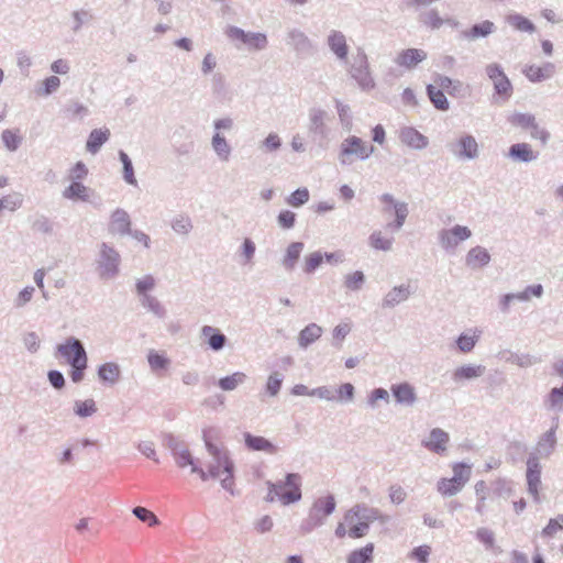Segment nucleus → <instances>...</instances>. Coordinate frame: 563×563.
Returning <instances> with one entry per match:
<instances>
[{
    "instance_id": "nucleus-1",
    "label": "nucleus",
    "mask_w": 563,
    "mask_h": 563,
    "mask_svg": "<svg viewBox=\"0 0 563 563\" xmlns=\"http://www.w3.org/2000/svg\"><path fill=\"white\" fill-rule=\"evenodd\" d=\"M336 508V501L332 494L318 497L308 510V515L302 519L299 526V533L305 536L311 533L317 528L323 526L327 518L331 516Z\"/></svg>"
},
{
    "instance_id": "nucleus-2",
    "label": "nucleus",
    "mask_w": 563,
    "mask_h": 563,
    "mask_svg": "<svg viewBox=\"0 0 563 563\" xmlns=\"http://www.w3.org/2000/svg\"><path fill=\"white\" fill-rule=\"evenodd\" d=\"M374 152L375 147L373 144L356 135H350L341 142L338 159L341 165L350 166L356 159L366 161Z\"/></svg>"
},
{
    "instance_id": "nucleus-3",
    "label": "nucleus",
    "mask_w": 563,
    "mask_h": 563,
    "mask_svg": "<svg viewBox=\"0 0 563 563\" xmlns=\"http://www.w3.org/2000/svg\"><path fill=\"white\" fill-rule=\"evenodd\" d=\"M344 64L347 74L355 80L360 89L369 91L375 88L376 84L371 73L368 57L362 47H358L352 59Z\"/></svg>"
},
{
    "instance_id": "nucleus-4",
    "label": "nucleus",
    "mask_w": 563,
    "mask_h": 563,
    "mask_svg": "<svg viewBox=\"0 0 563 563\" xmlns=\"http://www.w3.org/2000/svg\"><path fill=\"white\" fill-rule=\"evenodd\" d=\"M271 490H276V495L283 505H290L301 499V476L298 473H288L284 482L279 481L266 483Z\"/></svg>"
},
{
    "instance_id": "nucleus-5",
    "label": "nucleus",
    "mask_w": 563,
    "mask_h": 563,
    "mask_svg": "<svg viewBox=\"0 0 563 563\" xmlns=\"http://www.w3.org/2000/svg\"><path fill=\"white\" fill-rule=\"evenodd\" d=\"M121 256L110 244L102 242L99 246L97 268L101 279H113L120 272Z\"/></svg>"
},
{
    "instance_id": "nucleus-6",
    "label": "nucleus",
    "mask_w": 563,
    "mask_h": 563,
    "mask_svg": "<svg viewBox=\"0 0 563 563\" xmlns=\"http://www.w3.org/2000/svg\"><path fill=\"white\" fill-rule=\"evenodd\" d=\"M485 70L494 85V98L500 102H507L512 96L514 87L503 67L497 63H492L486 66Z\"/></svg>"
},
{
    "instance_id": "nucleus-7",
    "label": "nucleus",
    "mask_w": 563,
    "mask_h": 563,
    "mask_svg": "<svg viewBox=\"0 0 563 563\" xmlns=\"http://www.w3.org/2000/svg\"><path fill=\"white\" fill-rule=\"evenodd\" d=\"M162 441L163 445L170 451L174 461L179 468H185L196 463L188 444L180 438L173 433H164Z\"/></svg>"
},
{
    "instance_id": "nucleus-8",
    "label": "nucleus",
    "mask_w": 563,
    "mask_h": 563,
    "mask_svg": "<svg viewBox=\"0 0 563 563\" xmlns=\"http://www.w3.org/2000/svg\"><path fill=\"white\" fill-rule=\"evenodd\" d=\"M330 120L329 113L317 107H312L308 112V132L314 141L320 143L328 139L330 128L328 121Z\"/></svg>"
},
{
    "instance_id": "nucleus-9",
    "label": "nucleus",
    "mask_w": 563,
    "mask_h": 563,
    "mask_svg": "<svg viewBox=\"0 0 563 563\" xmlns=\"http://www.w3.org/2000/svg\"><path fill=\"white\" fill-rule=\"evenodd\" d=\"M559 416L552 417L550 429L538 438L534 451L530 454H537L536 456H538V460L548 459L553 454L558 444L556 431L559 429Z\"/></svg>"
},
{
    "instance_id": "nucleus-10",
    "label": "nucleus",
    "mask_w": 563,
    "mask_h": 563,
    "mask_svg": "<svg viewBox=\"0 0 563 563\" xmlns=\"http://www.w3.org/2000/svg\"><path fill=\"white\" fill-rule=\"evenodd\" d=\"M471 236L472 231L467 227L456 224L451 229H442L438 234V240L444 251L453 253L461 242Z\"/></svg>"
},
{
    "instance_id": "nucleus-11",
    "label": "nucleus",
    "mask_w": 563,
    "mask_h": 563,
    "mask_svg": "<svg viewBox=\"0 0 563 563\" xmlns=\"http://www.w3.org/2000/svg\"><path fill=\"white\" fill-rule=\"evenodd\" d=\"M450 152L461 161H472L478 157L479 147L472 134H463L461 137L448 144Z\"/></svg>"
},
{
    "instance_id": "nucleus-12",
    "label": "nucleus",
    "mask_w": 563,
    "mask_h": 563,
    "mask_svg": "<svg viewBox=\"0 0 563 563\" xmlns=\"http://www.w3.org/2000/svg\"><path fill=\"white\" fill-rule=\"evenodd\" d=\"M57 353L64 357L70 366L88 362L87 352L82 342L74 336L66 339L57 345Z\"/></svg>"
},
{
    "instance_id": "nucleus-13",
    "label": "nucleus",
    "mask_w": 563,
    "mask_h": 563,
    "mask_svg": "<svg viewBox=\"0 0 563 563\" xmlns=\"http://www.w3.org/2000/svg\"><path fill=\"white\" fill-rule=\"evenodd\" d=\"M344 519L347 523H352L354 519L366 522L368 526L375 520H379L382 523H386L389 520L387 515L382 514L377 508L369 507L366 504H356L344 515Z\"/></svg>"
},
{
    "instance_id": "nucleus-14",
    "label": "nucleus",
    "mask_w": 563,
    "mask_h": 563,
    "mask_svg": "<svg viewBox=\"0 0 563 563\" xmlns=\"http://www.w3.org/2000/svg\"><path fill=\"white\" fill-rule=\"evenodd\" d=\"M537 454H529L527 459V471L526 478L528 485V492L534 497L536 500L539 498V487L541 485V463L538 460Z\"/></svg>"
},
{
    "instance_id": "nucleus-15",
    "label": "nucleus",
    "mask_w": 563,
    "mask_h": 563,
    "mask_svg": "<svg viewBox=\"0 0 563 563\" xmlns=\"http://www.w3.org/2000/svg\"><path fill=\"white\" fill-rule=\"evenodd\" d=\"M449 442L450 435L446 431L441 428H433L428 439L421 441V445L432 453L443 455L448 450Z\"/></svg>"
},
{
    "instance_id": "nucleus-16",
    "label": "nucleus",
    "mask_w": 563,
    "mask_h": 563,
    "mask_svg": "<svg viewBox=\"0 0 563 563\" xmlns=\"http://www.w3.org/2000/svg\"><path fill=\"white\" fill-rule=\"evenodd\" d=\"M327 46L339 62H347L349 45L342 31L331 30L327 36Z\"/></svg>"
},
{
    "instance_id": "nucleus-17",
    "label": "nucleus",
    "mask_w": 563,
    "mask_h": 563,
    "mask_svg": "<svg viewBox=\"0 0 563 563\" xmlns=\"http://www.w3.org/2000/svg\"><path fill=\"white\" fill-rule=\"evenodd\" d=\"M131 218L128 211L117 208L110 216L108 231L112 235L124 236L131 232Z\"/></svg>"
},
{
    "instance_id": "nucleus-18",
    "label": "nucleus",
    "mask_w": 563,
    "mask_h": 563,
    "mask_svg": "<svg viewBox=\"0 0 563 563\" xmlns=\"http://www.w3.org/2000/svg\"><path fill=\"white\" fill-rule=\"evenodd\" d=\"M427 52L421 48H406L400 51L394 62L407 70H412L420 63L427 59Z\"/></svg>"
},
{
    "instance_id": "nucleus-19",
    "label": "nucleus",
    "mask_w": 563,
    "mask_h": 563,
    "mask_svg": "<svg viewBox=\"0 0 563 563\" xmlns=\"http://www.w3.org/2000/svg\"><path fill=\"white\" fill-rule=\"evenodd\" d=\"M390 391L400 406L412 407L418 400L416 388L407 382L391 385Z\"/></svg>"
},
{
    "instance_id": "nucleus-20",
    "label": "nucleus",
    "mask_w": 563,
    "mask_h": 563,
    "mask_svg": "<svg viewBox=\"0 0 563 563\" xmlns=\"http://www.w3.org/2000/svg\"><path fill=\"white\" fill-rule=\"evenodd\" d=\"M399 140L402 144L413 150H423L429 145V139L412 126H404L399 130Z\"/></svg>"
},
{
    "instance_id": "nucleus-21",
    "label": "nucleus",
    "mask_w": 563,
    "mask_h": 563,
    "mask_svg": "<svg viewBox=\"0 0 563 563\" xmlns=\"http://www.w3.org/2000/svg\"><path fill=\"white\" fill-rule=\"evenodd\" d=\"M508 157L516 163H531L538 159L539 152L533 151L529 143H515L508 150Z\"/></svg>"
},
{
    "instance_id": "nucleus-22",
    "label": "nucleus",
    "mask_w": 563,
    "mask_h": 563,
    "mask_svg": "<svg viewBox=\"0 0 563 563\" xmlns=\"http://www.w3.org/2000/svg\"><path fill=\"white\" fill-rule=\"evenodd\" d=\"M287 44L290 45L297 54H309L313 49L311 40L298 29H291L287 33Z\"/></svg>"
},
{
    "instance_id": "nucleus-23",
    "label": "nucleus",
    "mask_w": 563,
    "mask_h": 563,
    "mask_svg": "<svg viewBox=\"0 0 563 563\" xmlns=\"http://www.w3.org/2000/svg\"><path fill=\"white\" fill-rule=\"evenodd\" d=\"M523 74L531 82H541L553 77L555 65L550 62L542 66L529 65L525 67Z\"/></svg>"
},
{
    "instance_id": "nucleus-24",
    "label": "nucleus",
    "mask_w": 563,
    "mask_h": 563,
    "mask_svg": "<svg viewBox=\"0 0 563 563\" xmlns=\"http://www.w3.org/2000/svg\"><path fill=\"white\" fill-rule=\"evenodd\" d=\"M205 434V446L207 452L213 457V461L222 463V470L224 473H230L231 468H234V463L229 455V451L224 446H218L213 442H209Z\"/></svg>"
},
{
    "instance_id": "nucleus-25",
    "label": "nucleus",
    "mask_w": 563,
    "mask_h": 563,
    "mask_svg": "<svg viewBox=\"0 0 563 563\" xmlns=\"http://www.w3.org/2000/svg\"><path fill=\"white\" fill-rule=\"evenodd\" d=\"M411 289L409 285H399L391 288L383 298L382 307L383 308H395L399 303L406 301L410 295Z\"/></svg>"
},
{
    "instance_id": "nucleus-26",
    "label": "nucleus",
    "mask_w": 563,
    "mask_h": 563,
    "mask_svg": "<svg viewBox=\"0 0 563 563\" xmlns=\"http://www.w3.org/2000/svg\"><path fill=\"white\" fill-rule=\"evenodd\" d=\"M245 446L251 451H263L268 454L277 453V446L264 437L253 435L250 432L244 433Z\"/></svg>"
},
{
    "instance_id": "nucleus-27",
    "label": "nucleus",
    "mask_w": 563,
    "mask_h": 563,
    "mask_svg": "<svg viewBox=\"0 0 563 563\" xmlns=\"http://www.w3.org/2000/svg\"><path fill=\"white\" fill-rule=\"evenodd\" d=\"M201 335L207 339V343L212 351L222 350L228 342V338L219 329L211 325H203Z\"/></svg>"
},
{
    "instance_id": "nucleus-28",
    "label": "nucleus",
    "mask_w": 563,
    "mask_h": 563,
    "mask_svg": "<svg viewBox=\"0 0 563 563\" xmlns=\"http://www.w3.org/2000/svg\"><path fill=\"white\" fill-rule=\"evenodd\" d=\"M495 29L496 26L492 21L485 20L482 23L474 24L470 29L462 31L461 36L465 40L474 41L481 37H487Z\"/></svg>"
},
{
    "instance_id": "nucleus-29",
    "label": "nucleus",
    "mask_w": 563,
    "mask_h": 563,
    "mask_svg": "<svg viewBox=\"0 0 563 563\" xmlns=\"http://www.w3.org/2000/svg\"><path fill=\"white\" fill-rule=\"evenodd\" d=\"M490 262V254L483 246L472 247L465 258V263L471 268H481L488 265Z\"/></svg>"
},
{
    "instance_id": "nucleus-30",
    "label": "nucleus",
    "mask_w": 563,
    "mask_h": 563,
    "mask_svg": "<svg viewBox=\"0 0 563 563\" xmlns=\"http://www.w3.org/2000/svg\"><path fill=\"white\" fill-rule=\"evenodd\" d=\"M120 375L121 369L119 364L115 362H107L98 367L99 379L109 386L115 385L120 379Z\"/></svg>"
},
{
    "instance_id": "nucleus-31",
    "label": "nucleus",
    "mask_w": 563,
    "mask_h": 563,
    "mask_svg": "<svg viewBox=\"0 0 563 563\" xmlns=\"http://www.w3.org/2000/svg\"><path fill=\"white\" fill-rule=\"evenodd\" d=\"M305 244L302 242H291L285 252L282 264L287 272H292L296 264L303 251Z\"/></svg>"
},
{
    "instance_id": "nucleus-32",
    "label": "nucleus",
    "mask_w": 563,
    "mask_h": 563,
    "mask_svg": "<svg viewBox=\"0 0 563 563\" xmlns=\"http://www.w3.org/2000/svg\"><path fill=\"white\" fill-rule=\"evenodd\" d=\"M547 410L556 415L563 412V384L560 387H553L543 399Z\"/></svg>"
},
{
    "instance_id": "nucleus-33",
    "label": "nucleus",
    "mask_w": 563,
    "mask_h": 563,
    "mask_svg": "<svg viewBox=\"0 0 563 563\" xmlns=\"http://www.w3.org/2000/svg\"><path fill=\"white\" fill-rule=\"evenodd\" d=\"M322 334V328L317 323H309L306 325L298 335V344L302 349H307L310 344L316 342Z\"/></svg>"
},
{
    "instance_id": "nucleus-34",
    "label": "nucleus",
    "mask_w": 563,
    "mask_h": 563,
    "mask_svg": "<svg viewBox=\"0 0 563 563\" xmlns=\"http://www.w3.org/2000/svg\"><path fill=\"white\" fill-rule=\"evenodd\" d=\"M110 131L108 129H95L90 132L86 148L89 153L96 154L101 146L109 140Z\"/></svg>"
},
{
    "instance_id": "nucleus-35",
    "label": "nucleus",
    "mask_w": 563,
    "mask_h": 563,
    "mask_svg": "<svg viewBox=\"0 0 563 563\" xmlns=\"http://www.w3.org/2000/svg\"><path fill=\"white\" fill-rule=\"evenodd\" d=\"M485 373V366L483 365H463L461 367H457L453 372V380L454 382H461V380H470L474 379L476 377H481Z\"/></svg>"
},
{
    "instance_id": "nucleus-36",
    "label": "nucleus",
    "mask_w": 563,
    "mask_h": 563,
    "mask_svg": "<svg viewBox=\"0 0 563 563\" xmlns=\"http://www.w3.org/2000/svg\"><path fill=\"white\" fill-rule=\"evenodd\" d=\"M426 90L429 100L437 110L448 111L450 109V102L448 98L441 89L435 87V85L429 84Z\"/></svg>"
},
{
    "instance_id": "nucleus-37",
    "label": "nucleus",
    "mask_w": 563,
    "mask_h": 563,
    "mask_svg": "<svg viewBox=\"0 0 563 563\" xmlns=\"http://www.w3.org/2000/svg\"><path fill=\"white\" fill-rule=\"evenodd\" d=\"M140 300L142 307L152 312L155 317L159 319L166 318L167 310L156 297L152 295H144V297H142Z\"/></svg>"
},
{
    "instance_id": "nucleus-38",
    "label": "nucleus",
    "mask_w": 563,
    "mask_h": 563,
    "mask_svg": "<svg viewBox=\"0 0 563 563\" xmlns=\"http://www.w3.org/2000/svg\"><path fill=\"white\" fill-rule=\"evenodd\" d=\"M147 362L151 371L154 373L166 371L170 365V360L164 353H158L155 350L148 352Z\"/></svg>"
},
{
    "instance_id": "nucleus-39",
    "label": "nucleus",
    "mask_w": 563,
    "mask_h": 563,
    "mask_svg": "<svg viewBox=\"0 0 563 563\" xmlns=\"http://www.w3.org/2000/svg\"><path fill=\"white\" fill-rule=\"evenodd\" d=\"M374 544L352 551L347 556V563H373Z\"/></svg>"
},
{
    "instance_id": "nucleus-40",
    "label": "nucleus",
    "mask_w": 563,
    "mask_h": 563,
    "mask_svg": "<svg viewBox=\"0 0 563 563\" xmlns=\"http://www.w3.org/2000/svg\"><path fill=\"white\" fill-rule=\"evenodd\" d=\"M536 120V115L532 113L514 112L508 115L507 121L510 125L528 131L532 128V123Z\"/></svg>"
},
{
    "instance_id": "nucleus-41",
    "label": "nucleus",
    "mask_w": 563,
    "mask_h": 563,
    "mask_svg": "<svg viewBox=\"0 0 563 563\" xmlns=\"http://www.w3.org/2000/svg\"><path fill=\"white\" fill-rule=\"evenodd\" d=\"M88 191L89 188L86 187L80 181H73L65 190L63 191V197L66 199H79L81 201H88Z\"/></svg>"
},
{
    "instance_id": "nucleus-42",
    "label": "nucleus",
    "mask_w": 563,
    "mask_h": 563,
    "mask_svg": "<svg viewBox=\"0 0 563 563\" xmlns=\"http://www.w3.org/2000/svg\"><path fill=\"white\" fill-rule=\"evenodd\" d=\"M211 145L216 154L221 161H229L231 155V146L227 142L225 137L217 132L211 140Z\"/></svg>"
},
{
    "instance_id": "nucleus-43",
    "label": "nucleus",
    "mask_w": 563,
    "mask_h": 563,
    "mask_svg": "<svg viewBox=\"0 0 563 563\" xmlns=\"http://www.w3.org/2000/svg\"><path fill=\"white\" fill-rule=\"evenodd\" d=\"M212 95L218 100H224L228 97V86L223 74L214 73L211 77Z\"/></svg>"
},
{
    "instance_id": "nucleus-44",
    "label": "nucleus",
    "mask_w": 563,
    "mask_h": 563,
    "mask_svg": "<svg viewBox=\"0 0 563 563\" xmlns=\"http://www.w3.org/2000/svg\"><path fill=\"white\" fill-rule=\"evenodd\" d=\"M97 404L90 398L86 400H75L74 402V413L79 418H88L97 412Z\"/></svg>"
},
{
    "instance_id": "nucleus-45",
    "label": "nucleus",
    "mask_w": 563,
    "mask_h": 563,
    "mask_svg": "<svg viewBox=\"0 0 563 563\" xmlns=\"http://www.w3.org/2000/svg\"><path fill=\"white\" fill-rule=\"evenodd\" d=\"M419 22L431 30H439L444 24V20L439 15L437 9H430L420 13Z\"/></svg>"
},
{
    "instance_id": "nucleus-46",
    "label": "nucleus",
    "mask_w": 563,
    "mask_h": 563,
    "mask_svg": "<svg viewBox=\"0 0 563 563\" xmlns=\"http://www.w3.org/2000/svg\"><path fill=\"white\" fill-rule=\"evenodd\" d=\"M543 286L541 284H536L527 286L522 291L510 292V297H512V301H529L532 296L540 298L543 295Z\"/></svg>"
},
{
    "instance_id": "nucleus-47",
    "label": "nucleus",
    "mask_w": 563,
    "mask_h": 563,
    "mask_svg": "<svg viewBox=\"0 0 563 563\" xmlns=\"http://www.w3.org/2000/svg\"><path fill=\"white\" fill-rule=\"evenodd\" d=\"M246 379V375L242 372H235L230 376H225L219 379L218 386L225 391L234 390L239 385L243 384Z\"/></svg>"
},
{
    "instance_id": "nucleus-48",
    "label": "nucleus",
    "mask_w": 563,
    "mask_h": 563,
    "mask_svg": "<svg viewBox=\"0 0 563 563\" xmlns=\"http://www.w3.org/2000/svg\"><path fill=\"white\" fill-rule=\"evenodd\" d=\"M507 22L521 32L533 33L536 31L534 24L529 19L517 13L508 15Z\"/></svg>"
},
{
    "instance_id": "nucleus-49",
    "label": "nucleus",
    "mask_w": 563,
    "mask_h": 563,
    "mask_svg": "<svg viewBox=\"0 0 563 563\" xmlns=\"http://www.w3.org/2000/svg\"><path fill=\"white\" fill-rule=\"evenodd\" d=\"M119 158H120V161H121V163L123 165V179L129 185L136 186L137 185V180H136V178L134 176V168H133V164H132L131 158L122 150L119 151Z\"/></svg>"
},
{
    "instance_id": "nucleus-50",
    "label": "nucleus",
    "mask_w": 563,
    "mask_h": 563,
    "mask_svg": "<svg viewBox=\"0 0 563 563\" xmlns=\"http://www.w3.org/2000/svg\"><path fill=\"white\" fill-rule=\"evenodd\" d=\"M438 490L443 496H453L462 490V483L451 478H441L438 482Z\"/></svg>"
},
{
    "instance_id": "nucleus-51",
    "label": "nucleus",
    "mask_w": 563,
    "mask_h": 563,
    "mask_svg": "<svg viewBox=\"0 0 563 563\" xmlns=\"http://www.w3.org/2000/svg\"><path fill=\"white\" fill-rule=\"evenodd\" d=\"M493 494L497 497L508 498L512 495V483L506 478H498L492 483Z\"/></svg>"
},
{
    "instance_id": "nucleus-52",
    "label": "nucleus",
    "mask_w": 563,
    "mask_h": 563,
    "mask_svg": "<svg viewBox=\"0 0 563 563\" xmlns=\"http://www.w3.org/2000/svg\"><path fill=\"white\" fill-rule=\"evenodd\" d=\"M369 245L379 251H389L391 249L394 239L393 238H384L380 231H374L369 235Z\"/></svg>"
},
{
    "instance_id": "nucleus-53",
    "label": "nucleus",
    "mask_w": 563,
    "mask_h": 563,
    "mask_svg": "<svg viewBox=\"0 0 563 563\" xmlns=\"http://www.w3.org/2000/svg\"><path fill=\"white\" fill-rule=\"evenodd\" d=\"M132 514L142 522L147 523L150 527L159 525L157 516L145 507L136 506L132 509Z\"/></svg>"
},
{
    "instance_id": "nucleus-54",
    "label": "nucleus",
    "mask_w": 563,
    "mask_h": 563,
    "mask_svg": "<svg viewBox=\"0 0 563 563\" xmlns=\"http://www.w3.org/2000/svg\"><path fill=\"white\" fill-rule=\"evenodd\" d=\"M365 283V275L362 271H355L344 277V286L352 291L360 290Z\"/></svg>"
},
{
    "instance_id": "nucleus-55",
    "label": "nucleus",
    "mask_w": 563,
    "mask_h": 563,
    "mask_svg": "<svg viewBox=\"0 0 563 563\" xmlns=\"http://www.w3.org/2000/svg\"><path fill=\"white\" fill-rule=\"evenodd\" d=\"M1 139H2L4 146L10 152H15L22 143V137L16 132L9 130V129H7L2 132Z\"/></svg>"
},
{
    "instance_id": "nucleus-56",
    "label": "nucleus",
    "mask_w": 563,
    "mask_h": 563,
    "mask_svg": "<svg viewBox=\"0 0 563 563\" xmlns=\"http://www.w3.org/2000/svg\"><path fill=\"white\" fill-rule=\"evenodd\" d=\"M563 530V515H558L549 520L548 525L542 529L543 538H553L558 532Z\"/></svg>"
},
{
    "instance_id": "nucleus-57",
    "label": "nucleus",
    "mask_w": 563,
    "mask_h": 563,
    "mask_svg": "<svg viewBox=\"0 0 563 563\" xmlns=\"http://www.w3.org/2000/svg\"><path fill=\"white\" fill-rule=\"evenodd\" d=\"M283 380H284L283 374H280L278 372L272 373L268 376L267 382H266V386H265L266 393L272 397L277 396L282 388Z\"/></svg>"
},
{
    "instance_id": "nucleus-58",
    "label": "nucleus",
    "mask_w": 563,
    "mask_h": 563,
    "mask_svg": "<svg viewBox=\"0 0 563 563\" xmlns=\"http://www.w3.org/2000/svg\"><path fill=\"white\" fill-rule=\"evenodd\" d=\"M309 197V190L306 187L298 188L286 199V202L291 207L298 208L308 202Z\"/></svg>"
},
{
    "instance_id": "nucleus-59",
    "label": "nucleus",
    "mask_w": 563,
    "mask_h": 563,
    "mask_svg": "<svg viewBox=\"0 0 563 563\" xmlns=\"http://www.w3.org/2000/svg\"><path fill=\"white\" fill-rule=\"evenodd\" d=\"M172 229L183 235H187L192 230V222L188 216H178L172 221Z\"/></svg>"
},
{
    "instance_id": "nucleus-60",
    "label": "nucleus",
    "mask_w": 563,
    "mask_h": 563,
    "mask_svg": "<svg viewBox=\"0 0 563 563\" xmlns=\"http://www.w3.org/2000/svg\"><path fill=\"white\" fill-rule=\"evenodd\" d=\"M323 262V254L319 251L313 252L306 256L305 258V265H303V273L310 275L316 272V269L322 264Z\"/></svg>"
},
{
    "instance_id": "nucleus-61",
    "label": "nucleus",
    "mask_w": 563,
    "mask_h": 563,
    "mask_svg": "<svg viewBox=\"0 0 563 563\" xmlns=\"http://www.w3.org/2000/svg\"><path fill=\"white\" fill-rule=\"evenodd\" d=\"M74 25L71 27L74 33H77L80 31L84 24L89 23L92 20V14L85 9L76 10L71 13Z\"/></svg>"
},
{
    "instance_id": "nucleus-62",
    "label": "nucleus",
    "mask_w": 563,
    "mask_h": 563,
    "mask_svg": "<svg viewBox=\"0 0 563 563\" xmlns=\"http://www.w3.org/2000/svg\"><path fill=\"white\" fill-rule=\"evenodd\" d=\"M506 361L520 367H529L537 362V360L529 354H519L514 352H508Z\"/></svg>"
},
{
    "instance_id": "nucleus-63",
    "label": "nucleus",
    "mask_w": 563,
    "mask_h": 563,
    "mask_svg": "<svg viewBox=\"0 0 563 563\" xmlns=\"http://www.w3.org/2000/svg\"><path fill=\"white\" fill-rule=\"evenodd\" d=\"M243 43L250 47L261 51L267 46V37L264 33L247 32V37H245Z\"/></svg>"
},
{
    "instance_id": "nucleus-64",
    "label": "nucleus",
    "mask_w": 563,
    "mask_h": 563,
    "mask_svg": "<svg viewBox=\"0 0 563 563\" xmlns=\"http://www.w3.org/2000/svg\"><path fill=\"white\" fill-rule=\"evenodd\" d=\"M240 251H241V256L243 258L242 263L244 265L251 264L253 262L255 251H256L255 243L250 238H245L241 245Z\"/></svg>"
}]
</instances>
